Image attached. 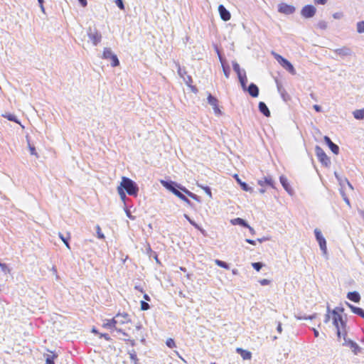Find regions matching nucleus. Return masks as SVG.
Masks as SVG:
<instances>
[{
    "label": "nucleus",
    "mask_w": 364,
    "mask_h": 364,
    "mask_svg": "<svg viewBox=\"0 0 364 364\" xmlns=\"http://www.w3.org/2000/svg\"><path fill=\"white\" fill-rule=\"evenodd\" d=\"M334 52L341 57L350 55L351 53L350 49L346 47L336 49Z\"/></svg>",
    "instance_id": "5701e85b"
},
{
    "label": "nucleus",
    "mask_w": 364,
    "mask_h": 364,
    "mask_svg": "<svg viewBox=\"0 0 364 364\" xmlns=\"http://www.w3.org/2000/svg\"><path fill=\"white\" fill-rule=\"evenodd\" d=\"M243 90H246L247 79L245 71H243L242 76L238 78Z\"/></svg>",
    "instance_id": "72a5a7b5"
},
{
    "label": "nucleus",
    "mask_w": 364,
    "mask_h": 364,
    "mask_svg": "<svg viewBox=\"0 0 364 364\" xmlns=\"http://www.w3.org/2000/svg\"><path fill=\"white\" fill-rule=\"evenodd\" d=\"M317 26L322 30H325L327 28V23L325 21H319Z\"/></svg>",
    "instance_id": "603ef678"
},
{
    "label": "nucleus",
    "mask_w": 364,
    "mask_h": 364,
    "mask_svg": "<svg viewBox=\"0 0 364 364\" xmlns=\"http://www.w3.org/2000/svg\"><path fill=\"white\" fill-rule=\"evenodd\" d=\"M119 320L115 318L112 319H106L102 324V327L107 329H114L116 326V324L118 323Z\"/></svg>",
    "instance_id": "a211bd4d"
},
{
    "label": "nucleus",
    "mask_w": 364,
    "mask_h": 364,
    "mask_svg": "<svg viewBox=\"0 0 364 364\" xmlns=\"http://www.w3.org/2000/svg\"><path fill=\"white\" fill-rule=\"evenodd\" d=\"M357 31L359 33H364V21H359L357 23Z\"/></svg>",
    "instance_id": "a18cd8bd"
},
{
    "label": "nucleus",
    "mask_w": 364,
    "mask_h": 364,
    "mask_svg": "<svg viewBox=\"0 0 364 364\" xmlns=\"http://www.w3.org/2000/svg\"><path fill=\"white\" fill-rule=\"evenodd\" d=\"M341 192V194L343 197V200L346 202V203L348 205V206H350V200L348 199V198L347 197V196L346 195L345 192L341 189L340 191Z\"/></svg>",
    "instance_id": "3c124183"
},
{
    "label": "nucleus",
    "mask_w": 364,
    "mask_h": 364,
    "mask_svg": "<svg viewBox=\"0 0 364 364\" xmlns=\"http://www.w3.org/2000/svg\"><path fill=\"white\" fill-rule=\"evenodd\" d=\"M314 109H315L316 112H321L322 111V108L320 105H314L313 106Z\"/></svg>",
    "instance_id": "774afa93"
},
{
    "label": "nucleus",
    "mask_w": 364,
    "mask_h": 364,
    "mask_svg": "<svg viewBox=\"0 0 364 364\" xmlns=\"http://www.w3.org/2000/svg\"><path fill=\"white\" fill-rule=\"evenodd\" d=\"M219 58H220V61L221 62V64H222L223 73H224L225 76L227 78H228L230 77V68L229 65L225 63L223 61V59L220 55H219Z\"/></svg>",
    "instance_id": "a878e982"
},
{
    "label": "nucleus",
    "mask_w": 364,
    "mask_h": 364,
    "mask_svg": "<svg viewBox=\"0 0 364 364\" xmlns=\"http://www.w3.org/2000/svg\"><path fill=\"white\" fill-rule=\"evenodd\" d=\"M270 283V281L269 279H261L259 281V284L262 285V286H266V285H268Z\"/></svg>",
    "instance_id": "0e129e2a"
},
{
    "label": "nucleus",
    "mask_w": 364,
    "mask_h": 364,
    "mask_svg": "<svg viewBox=\"0 0 364 364\" xmlns=\"http://www.w3.org/2000/svg\"><path fill=\"white\" fill-rule=\"evenodd\" d=\"M277 331L279 333H282V323L280 321L277 322Z\"/></svg>",
    "instance_id": "69168bd1"
},
{
    "label": "nucleus",
    "mask_w": 364,
    "mask_h": 364,
    "mask_svg": "<svg viewBox=\"0 0 364 364\" xmlns=\"http://www.w3.org/2000/svg\"><path fill=\"white\" fill-rule=\"evenodd\" d=\"M315 153L318 161L326 167L329 166L331 164L330 159L326 154L325 151L319 146H316Z\"/></svg>",
    "instance_id": "423d86ee"
},
{
    "label": "nucleus",
    "mask_w": 364,
    "mask_h": 364,
    "mask_svg": "<svg viewBox=\"0 0 364 364\" xmlns=\"http://www.w3.org/2000/svg\"><path fill=\"white\" fill-rule=\"evenodd\" d=\"M328 0H314V3L318 5H324Z\"/></svg>",
    "instance_id": "338daca9"
},
{
    "label": "nucleus",
    "mask_w": 364,
    "mask_h": 364,
    "mask_svg": "<svg viewBox=\"0 0 364 364\" xmlns=\"http://www.w3.org/2000/svg\"><path fill=\"white\" fill-rule=\"evenodd\" d=\"M218 12L223 21H228L230 19L231 14L230 11L223 4L218 6Z\"/></svg>",
    "instance_id": "9b49d317"
},
{
    "label": "nucleus",
    "mask_w": 364,
    "mask_h": 364,
    "mask_svg": "<svg viewBox=\"0 0 364 364\" xmlns=\"http://www.w3.org/2000/svg\"><path fill=\"white\" fill-rule=\"evenodd\" d=\"M197 186L201 189H203L205 191V193L209 196L210 198H213L211 188L209 186L199 183H197Z\"/></svg>",
    "instance_id": "f704fd0d"
},
{
    "label": "nucleus",
    "mask_w": 364,
    "mask_h": 364,
    "mask_svg": "<svg viewBox=\"0 0 364 364\" xmlns=\"http://www.w3.org/2000/svg\"><path fill=\"white\" fill-rule=\"evenodd\" d=\"M316 9L311 4L304 6L301 10V15L306 18H311L315 16Z\"/></svg>",
    "instance_id": "6e6552de"
},
{
    "label": "nucleus",
    "mask_w": 364,
    "mask_h": 364,
    "mask_svg": "<svg viewBox=\"0 0 364 364\" xmlns=\"http://www.w3.org/2000/svg\"><path fill=\"white\" fill-rule=\"evenodd\" d=\"M316 316L317 314H314L312 315H310V316H301V315H296L295 314V318L297 319V320H307V319H309V320H313L314 318H316Z\"/></svg>",
    "instance_id": "c9c22d12"
},
{
    "label": "nucleus",
    "mask_w": 364,
    "mask_h": 364,
    "mask_svg": "<svg viewBox=\"0 0 364 364\" xmlns=\"http://www.w3.org/2000/svg\"><path fill=\"white\" fill-rule=\"evenodd\" d=\"M314 235H315V238H316L317 242L318 243L319 247H320L321 250L322 251L323 254L326 255L327 254L326 240L325 237L323 236L321 231L319 229L316 228L314 230Z\"/></svg>",
    "instance_id": "0eeeda50"
},
{
    "label": "nucleus",
    "mask_w": 364,
    "mask_h": 364,
    "mask_svg": "<svg viewBox=\"0 0 364 364\" xmlns=\"http://www.w3.org/2000/svg\"><path fill=\"white\" fill-rule=\"evenodd\" d=\"M96 231L99 239H105V235L102 232L100 225H96Z\"/></svg>",
    "instance_id": "09e8293b"
},
{
    "label": "nucleus",
    "mask_w": 364,
    "mask_h": 364,
    "mask_svg": "<svg viewBox=\"0 0 364 364\" xmlns=\"http://www.w3.org/2000/svg\"><path fill=\"white\" fill-rule=\"evenodd\" d=\"M230 223L233 225H240L243 228L249 227L248 223L245 219L241 218H236L232 219L230 220Z\"/></svg>",
    "instance_id": "4be33fe9"
},
{
    "label": "nucleus",
    "mask_w": 364,
    "mask_h": 364,
    "mask_svg": "<svg viewBox=\"0 0 364 364\" xmlns=\"http://www.w3.org/2000/svg\"><path fill=\"white\" fill-rule=\"evenodd\" d=\"M323 140L326 144L328 146V148L334 154H338L339 146L335 143H333L329 136H325L323 137Z\"/></svg>",
    "instance_id": "f8f14e48"
},
{
    "label": "nucleus",
    "mask_w": 364,
    "mask_h": 364,
    "mask_svg": "<svg viewBox=\"0 0 364 364\" xmlns=\"http://www.w3.org/2000/svg\"><path fill=\"white\" fill-rule=\"evenodd\" d=\"M235 178H236L237 183L240 184V186L242 190L245 191H252V188L245 182L241 181V179L238 177V175L235 174Z\"/></svg>",
    "instance_id": "b1692460"
},
{
    "label": "nucleus",
    "mask_w": 364,
    "mask_h": 364,
    "mask_svg": "<svg viewBox=\"0 0 364 364\" xmlns=\"http://www.w3.org/2000/svg\"><path fill=\"white\" fill-rule=\"evenodd\" d=\"M0 267H1V270H2L3 272H4L5 273H6V272H9V267H8L7 264H5V263H1V262H0Z\"/></svg>",
    "instance_id": "bf43d9fd"
},
{
    "label": "nucleus",
    "mask_w": 364,
    "mask_h": 364,
    "mask_svg": "<svg viewBox=\"0 0 364 364\" xmlns=\"http://www.w3.org/2000/svg\"><path fill=\"white\" fill-rule=\"evenodd\" d=\"M161 184L173 194L181 198L185 194L186 188L180 183L171 180H161Z\"/></svg>",
    "instance_id": "f257e3e1"
},
{
    "label": "nucleus",
    "mask_w": 364,
    "mask_h": 364,
    "mask_svg": "<svg viewBox=\"0 0 364 364\" xmlns=\"http://www.w3.org/2000/svg\"><path fill=\"white\" fill-rule=\"evenodd\" d=\"M341 336H343V341H345L346 339H348V338H347V333H348L347 326H345L344 328H341Z\"/></svg>",
    "instance_id": "5fc2aeb1"
},
{
    "label": "nucleus",
    "mask_w": 364,
    "mask_h": 364,
    "mask_svg": "<svg viewBox=\"0 0 364 364\" xmlns=\"http://www.w3.org/2000/svg\"><path fill=\"white\" fill-rule=\"evenodd\" d=\"M347 298H348V299H349L351 301H353L355 303H359L360 301V295L356 291L348 292L347 294Z\"/></svg>",
    "instance_id": "412c9836"
},
{
    "label": "nucleus",
    "mask_w": 364,
    "mask_h": 364,
    "mask_svg": "<svg viewBox=\"0 0 364 364\" xmlns=\"http://www.w3.org/2000/svg\"><path fill=\"white\" fill-rule=\"evenodd\" d=\"M259 111L265 117H270V111L264 102H259L258 105Z\"/></svg>",
    "instance_id": "aec40b11"
},
{
    "label": "nucleus",
    "mask_w": 364,
    "mask_h": 364,
    "mask_svg": "<svg viewBox=\"0 0 364 364\" xmlns=\"http://www.w3.org/2000/svg\"><path fill=\"white\" fill-rule=\"evenodd\" d=\"M343 346L350 347L352 349L354 355H358L361 351L360 347L355 341L349 338L346 339V341L343 343Z\"/></svg>",
    "instance_id": "9d476101"
},
{
    "label": "nucleus",
    "mask_w": 364,
    "mask_h": 364,
    "mask_svg": "<svg viewBox=\"0 0 364 364\" xmlns=\"http://www.w3.org/2000/svg\"><path fill=\"white\" fill-rule=\"evenodd\" d=\"M140 306L142 311H147L150 309V305L145 301H141Z\"/></svg>",
    "instance_id": "49530a36"
},
{
    "label": "nucleus",
    "mask_w": 364,
    "mask_h": 364,
    "mask_svg": "<svg viewBox=\"0 0 364 364\" xmlns=\"http://www.w3.org/2000/svg\"><path fill=\"white\" fill-rule=\"evenodd\" d=\"M213 109L215 114H222V112L218 107V104L215 107H213Z\"/></svg>",
    "instance_id": "e2e57ef3"
},
{
    "label": "nucleus",
    "mask_w": 364,
    "mask_h": 364,
    "mask_svg": "<svg viewBox=\"0 0 364 364\" xmlns=\"http://www.w3.org/2000/svg\"><path fill=\"white\" fill-rule=\"evenodd\" d=\"M346 305L351 310L353 314L364 318V310L362 308L355 306L348 301H346Z\"/></svg>",
    "instance_id": "dca6fc26"
},
{
    "label": "nucleus",
    "mask_w": 364,
    "mask_h": 364,
    "mask_svg": "<svg viewBox=\"0 0 364 364\" xmlns=\"http://www.w3.org/2000/svg\"><path fill=\"white\" fill-rule=\"evenodd\" d=\"M207 100L208 104L210 105L213 107H215L218 104V100L211 94L208 95Z\"/></svg>",
    "instance_id": "473e14b6"
},
{
    "label": "nucleus",
    "mask_w": 364,
    "mask_h": 364,
    "mask_svg": "<svg viewBox=\"0 0 364 364\" xmlns=\"http://www.w3.org/2000/svg\"><path fill=\"white\" fill-rule=\"evenodd\" d=\"M353 115L355 119L358 120L364 119V108L360 109H355L353 112Z\"/></svg>",
    "instance_id": "c85d7f7f"
},
{
    "label": "nucleus",
    "mask_w": 364,
    "mask_h": 364,
    "mask_svg": "<svg viewBox=\"0 0 364 364\" xmlns=\"http://www.w3.org/2000/svg\"><path fill=\"white\" fill-rule=\"evenodd\" d=\"M334 175L338 181L339 182V184L341 186H343V183L344 182V178H343L342 177H341L337 172H335Z\"/></svg>",
    "instance_id": "052dcab7"
},
{
    "label": "nucleus",
    "mask_w": 364,
    "mask_h": 364,
    "mask_svg": "<svg viewBox=\"0 0 364 364\" xmlns=\"http://www.w3.org/2000/svg\"><path fill=\"white\" fill-rule=\"evenodd\" d=\"M124 190L130 196L136 197L139 193V186L137 183L127 177H122V182L118 186Z\"/></svg>",
    "instance_id": "f03ea898"
},
{
    "label": "nucleus",
    "mask_w": 364,
    "mask_h": 364,
    "mask_svg": "<svg viewBox=\"0 0 364 364\" xmlns=\"http://www.w3.org/2000/svg\"><path fill=\"white\" fill-rule=\"evenodd\" d=\"M257 183L261 187L269 186L274 188V181L270 176H264L262 179L258 180Z\"/></svg>",
    "instance_id": "ddd939ff"
},
{
    "label": "nucleus",
    "mask_w": 364,
    "mask_h": 364,
    "mask_svg": "<svg viewBox=\"0 0 364 364\" xmlns=\"http://www.w3.org/2000/svg\"><path fill=\"white\" fill-rule=\"evenodd\" d=\"M117 6L120 9L124 11L125 9L124 4L123 0H115L114 1Z\"/></svg>",
    "instance_id": "de8ad7c7"
},
{
    "label": "nucleus",
    "mask_w": 364,
    "mask_h": 364,
    "mask_svg": "<svg viewBox=\"0 0 364 364\" xmlns=\"http://www.w3.org/2000/svg\"><path fill=\"white\" fill-rule=\"evenodd\" d=\"M264 266V264L262 262H252V267L254 268V269H255L257 272H259L260 269L262 268V267Z\"/></svg>",
    "instance_id": "37998d69"
},
{
    "label": "nucleus",
    "mask_w": 364,
    "mask_h": 364,
    "mask_svg": "<svg viewBox=\"0 0 364 364\" xmlns=\"http://www.w3.org/2000/svg\"><path fill=\"white\" fill-rule=\"evenodd\" d=\"M117 191L121 200L124 202V205H126V201L128 199L126 196V192L124 191V190L121 189L119 187H117Z\"/></svg>",
    "instance_id": "58836bf2"
},
{
    "label": "nucleus",
    "mask_w": 364,
    "mask_h": 364,
    "mask_svg": "<svg viewBox=\"0 0 364 364\" xmlns=\"http://www.w3.org/2000/svg\"><path fill=\"white\" fill-rule=\"evenodd\" d=\"M177 66V72L180 77L184 78V75L187 74L186 70L185 68H181L179 64H176Z\"/></svg>",
    "instance_id": "a19ab883"
},
{
    "label": "nucleus",
    "mask_w": 364,
    "mask_h": 364,
    "mask_svg": "<svg viewBox=\"0 0 364 364\" xmlns=\"http://www.w3.org/2000/svg\"><path fill=\"white\" fill-rule=\"evenodd\" d=\"M344 311V308L341 306H337L334 309L332 310L331 314L332 316H336L337 315H341V313Z\"/></svg>",
    "instance_id": "ea45409f"
},
{
    "label": "nucleus",
    "mask_w": 364,
    "mask_h": 364,
    "mask_svg": "<svg viewBox=\"0 0 364 364\" xmlns=\"http://www.w3.org/2000/svg\"><path fill=\"white\" fill-rule=\"evenodd\" d=\"M245 91H247L250 95L252 97H258L259 92V87L253 82H251L248 87H246Z\"/></svg>",
    "instance_id": "f3484780"
},
{
    "label": "nucleus",
    "mask_w": 364,
    "mask_h": 364,
    "mask_svg": "<svg viewBox=\"0 0 364 364\" xmlns=\"http://www.w3.org/2000/svg\"><path fill=\"white\" fill-rule=\"evenodd\" d=\"M45 356L46 364H55L54 360L58 357V354L51 352V354H46Z\"/></svg>",
    "instance_id": "cd10ccee"
},
{
    "label": "nucleus",
    "mask_w": 364,
    "mask_h": 364,
    "mask_svg": "<svg viewBox=\"0 0 364 364\" xmlns=\"http://www.w3.org/2000/svg\"><path fill=\"white\" fill-rule=\"evenodd\" d=\"M343 13L342 12H336L333 14V17L335 19H340L343 17Z\"/></svg>",
    "instance_id": "680f3d73"
},
{
    "label": "nucleus",
    "mask_w": 364,
    "mask_h": 364,
    "mask_svg": "<svg viewBox=\"0 0 364 364\" xmlns=\"http://www.w3.org/2000/svg\"><path fill=\"white\" fill-rule=\"evenodd\" d=\"M276 82H277V87L278 92L280 93L283 100L284 101H287L286 96L287 95V94L284 88L282 87V85L278 81H276Z\"/></svg>",
    "instance_id": "2f4dec72"
},
{
    "label": "nucleus",
    "mask_w": 364,
    "mask_h": 364,
    "mask_svg": "<svg viewBox=\"0 0 364 364\" xmlns=\"http://www.w3.org/2000/svg\"><path fill=\"white\" fill-rule=\"evenodd\" d=\"M232 68H233V70L237 73L238 78L240 77L241 76H242V73H243L244 70H242L240 69V65L237 62H235V61L232 62Z\"/></svg>",
    "instance_id": "c756f323"
},
{
    "label": "nucleus",
    "mask_w": 364,
    "mask_h": 364,
    "mask_svg": "<svg viewBox=\"0 0 364 364\" xmlns=\"http://www.w3.org/2000/svg\"><path fill=\"white\" fill-rule=\"evenodd\" d=\"M296 9L292 5H289L285 3H281L278 5V11L281 14L290 15L295 12Z\"/></svg>",
    "instance_id": "1a4fd4ad"
},
{
    "label": "nucleus",
    "mask_w": 364,
    "mask_h": 364,
    "mask_svg": "<svg viewBox=\"0 0 364 364\" xmlns=\"http://www.w3.org/2000/svg\"><path fill=\"white\" fill-rule=\"evenodd\" d=\"M183 217L189 222V223L193 225L195 228H198L199 225L197 224L193 220H192L188 215L184 214Z\"/></svg>",
    "instance_id": "c03bdc74"
},
{
    "label": "nucleus",
    "mask_w": 364,
    "mask_h": 364,
    "mask_svg": "<svg viewBox=\"0 0 364 364\" xmlns=\"http://www.w3.org/2000/svg\"><path fill=\"white\" fill-rule=\"evenodd\" d=\"M28 148L29 151L31 155L37 156V152L36 151V148L34 146L31 145L30 143H28Z\"/></svg>",
    "instance_id": "6e6d98bb"
},
{
    "label": "nucleus",
    "mask_w": 364,
    "mask_h": 364,
    "mask_svg": "<svg viewBox=\"0 0 364 364\" xmlns=\"http://www.w3.org/2000/svg\"><path fill=\"white\" fill-rule=\"evenodd\" d=\"M215 263L216 265H218V267H222L223 269H230V264L224 261L220 260V259H215Z\"/></svg>",
    "instance_id": "e433bc0d"
},
{
    "label": "nucleus",
    "mask_w": 364,
    "mask_h": 364,
    "mask_svg": "<svg viewBox=\"0 0 364 364\" xmlns=\"http://www.w3.org/2000/svg\"><path fill=\"white\" fill-rule=\"evenodd\" d=\"M4 118L7 119L9 121L16 122L17 124H20V121L17 118V117L15 114H10V113H6L5 114L2 115Z\"/></svg>",
    "instance_id": "7c9ffc66"
},
{
    "label": "nucleus",
    "mask_w": 364,
    "mask_h": 364,
    "mask_svg": "<svg viewBox=\"0 0 364 364\" xmlns=\"http://www.w3.org/2000/svg\"><path fill=\"white\" fill-rule=\"evenodd\" d=\"M180 199L184 201L189 206H193V203L187 198L186 194H183Z\"/></svg>",
    "instance_id": "8fccbe9b"
},
{
    "label": "nucleus",
    "mask_w": 364,
    "mask_h": 364,
    "mask_svg": "<svg viewBox=\"0 0 364 364\" xmlns=\"http://www.w3.org/2000/svg\"><path fill=\"white\" fill-rule=\"evenodd\" d=\"M58 236L61 239V240L63 242V243L65 244V245L70 250V243H69V240H70V234L69 233H67L66 235H63V233L61 232H59L58 233Z\"/></svg>",
    "instance_id": "bb28decb"
},
{
    "label": "nucleus",
    "mask_w": 364,
    "mask_h": 364,
    "mask_svg": "<svg viewBox=\"0 0 364 364\" xmlns=\"http://www.w3.org/2000/svg\"><path fill=\"white\" fill-rule=\"evenodd\" d=\"M99 337L101 338H105L107 341H109L112 340L111 337L109 336V335L108 333H99Z\"/></svg>",
    "instance_id": "13d9d810"
},
{
    "label": "nucleus",
    "mask_w": 364,
    "mask_h": 364,
    "mask_svg": "<svg viewBox=\"0 0 364 364\" xmlns=\"http://www.w3.org/2000/svg\"><path fill=\"white\" fill-rule=\"evenodd\" d=\"M333 325L336 329V335L340 339L341 338V328L346 326V320L343 319L342 315L332 316Z\"/></svg>",
    "instance_id": "20e7f679"
},
{
    "label": "nucleus",
    "mask_w": 364,
    "mask_h": 364,
    "mask_svg": "<svg viewBox=\"0 0 364 364\" xmlns=\"http://www.w3.org/2000/svg\"><path fill=\"white\" fill-rule=\"evenodd\" d=\"M279 181H280V183L282 184V186H283L284 189L289 194V195H293L294 193V191L293 189L291 188L287 178L284 176H281L279 177Z\"/></svg>",
    "instance_id": "2eb2a0df"
},
{
    "label": "nucleus",
    "mask_w": 364,
    "mask_h": 364,
    "mask_svg": "<svg viewBox=\"0 0 364 364\" xmlns=\"http://www.w3.org/2000/svg\"><path fill=\"white\" fill-rule=\"evenodd\" d=\"M102 58L105 60L111 61L112 67H117L119 65V60L116 54H114L110 48H105Z\"/></svg>",
    "instance_id": "7ed1b4c3"
},
{
    "label": "nucleus",
    "mask_w": 364,
    "mask_h": 364,
    "mask_svg": "<svg viewBox=\"0 0 364 364\" xmlns=\"http://www.w3.org/2000/svg\"><path fill=\"white\" fill-rule=\"evenodd\" d=\"M236 352L240 355L243 360H250L252 358V353L242 348H237Z\"/></svg>",
    "instance_id": "6ab92c4d"
},
{
    "label": "nucleus",
    "mask_w": 364,
    "mask_h": 364,
    "mask_svg": "<svg viewBox=\"0 0 364 364\" xmlns=\"http://www.w3.org/2000/svg\"><path fill=\"white\" fill-rule=\"evenodd\" d=\"M166 344L170 348H173L176 347L175 341L172 338L167 339Z\"/></svg>",
    "instance_id": "864d4df0"
},
{
    "label": "nucleus",
    "mask_w": 364,
    "mask_h": 364,
    "mask_svg": "<svg viewBox=\"0 0 364 364\" xmlns=\"http://www.w3.org/2000/svg\"><path fill=\"white\" fill-rule=\"evenodd\" d=\"M128 353L129 355V358L130 359L134 362V363H137L138 362V358H137V356H136V353L135 351V350L132 349L131 350H129L128 351Z\"/></svg>",
    "instance_id": "79ce46f5"
},
{
    "label": "nucleus",
    "mask_w": 364,
    "mask_h": 364,
    "mask_svg": "<svg viewBox=\"0 0 364 364\" xmlns=\"http://www.w3.org/2000/svg\"><path fill=\"white\" fill-rule=\"evenodd\" d=\"M185 194L187 195L188 196H189L190 198H191L192 199L198 201V202H200V198L197 196L196 194L192 193L191 191H190L189 190H188L186 188V191H185Z\"/></svg>",
    "instance_id": "4c0bfd02"
},
{
    "label": "nucleus",
    "mask_w": 364,
    "mask_h": 364,
    "mask_svg": "<svg viewBox=\"0 0 364 364\" xmlns=\"http://www.w3.org/2000/svg\"><path fill=\"white\" fill-rule=\"evenodd\" d=\"M87 34L94 46H97L100 43L102 35L95 27H89L87 30Z\"/></svg>",
    "instance_id": "39448f33"
},
{
    "label": "nucleus",
    "mask_w": 364,
    "mask_h": 364,
    "mask_svg": "<svg viewBox=\"0 0 364 364\" xmlns=\"http://www.w3.org/2000/svg\"><path fill=\"white\" fill-rule=\"evenodd\" d=\"M115 317L117 320H119L118 323L121 324L128 323L130 321V319L129 318V315L126 313L124 314H117Z\"/></svg>",
    "instance_id": "393cba45"
},
{
    "label": "nucleus",
    "mask_w": 364,
    "mask_h": 364,
    "mask_svg": "<svg viewBox=\"0 0 364 364\" xmlns=\"http://www.w3.org/2000/svg\"><path fill=\"white\" fill-rule=\"evenodd\" d=\"M272 54H273V55H274V58L277 60V62H278L279 63H281V61H282V60H283V59L284 58V57H282V55H280L279 54H277V53H274V52H272Z\"/></svg>",
    "instance_id": "4d7b16f0"
},
{
    "label": "nucleus",
    "mask_w": 364,
    "mask_h": 364,
    "mask_svg": "<svg viewBox=\"0 0 364 364\" xmlns=\"http://www.w3.org/2000/svg\"><path fill=\"white\" fill-rule=\"evenodd\" d=\"M286 70H287L289 73L291 75L296 74V70L293 65L291 63L290 61H289L285 58L283 59L282 61L279 63Z\"/></svg>",
    "instance_id": "4468645a"
}]
</instances>
